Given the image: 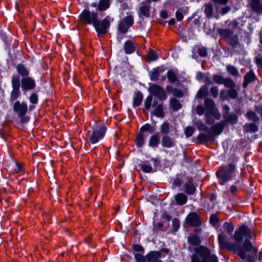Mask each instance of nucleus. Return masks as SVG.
<instances>
[{"label":"nucleus","instance_id":"obj_12","mask_svg":"<svg viewBox=\"0 0 262 262\" xmlns=\"http://www.w3.org/2000/svg\"><path fill=\"white\" fill-rule=\"evenodd\" d=\"M21 83V89L23 91L32 90L35 86V81L29 77L22 78Z\"/></svg>","mask_w":262,"mask_h":262},{"label":"nucleus","instance_id":"obj_35","mask_svg":"<svg viewBox=\"0 0 262 262\" xmlns=\"http://www.w3.org/2000/svg\"><path fill=\"white\" fill-rule=\"evenodd\" d=\"M207 91L208 89L206 86L201 87L198 93L197 97L198 98H202L205 97L207 94Z\"/></svg>","mask_w":262,"mask_h":262},{"label":"nucleus","instance_id":"obj_18","mask_svg":"<svg viewBox=\"0 0 262 262\" xmlns=\"http://www.w3.org/2000/svg\"><path fill=\"white\" fill-rule=\"evenodd\" d=\"M161 144L164 147L170 148L174 145L175 143L170 137L164 136L162 137Z\"/></svg>","mask_w":262,"mask_h":262},{"label":"nucleus","instance_id":"obj_41","mask_svg":"<svg viewBox=\"0 0 262 262\" xmlns=\"http://www.w3.org/2000/svg\"><path fill=\"white\" fill-rule=\"evenodd\" d=\"M245 129L247 131L255 132L257 130V126L255 123H249L245 125Z\"/></svg>","mask_w":262,"mask_h":262},{"label":"nucleus","instance_id":"obj_52","mask_svg":"<svg viewBox=\"0 0 262 262\" xmlns=\"http://www.w3.org/2000/svg\"><path fill=\"white\" fill-rule=\"evenodd\" d=\"M213 79L214 82L216 83L223 84V82H224V78L221 76L214 75L213 76Z\"/></svg>","mask_w":262,"mask_h":262},{"label":"nucleus","instance_id":"obj_22","mask_svg":"<svg viewBox=\"0 0 262 262\" xmlns=\"http://www.w3.org/2000/svg\"><path fill=\"white\" fill-rule=\"evenodd\" d=\"M255 75L253 72L250 71L244 77V82L243 86L246 88L248 84L253 81L254 79Z\"/></svg>","mask_w":262,"mask_h":262},{"label":"nucleus","instance_id":"obj_14","mask_svg":"<svg viewBox=\"0 0 262 262\" xmlns=\"http://www.w3.org/2000/svg\"><path fill=\"white\" fill-rule=\"evenodd\" d=\"M186 221L188 224L193 226H198L201 223L198 215L195 213H190L187 216Z\"/></svg>","mask_w":262,"mask_h":262},{"label":"nucleus","instance_id":"obj_63","mask_svg":"<svg viewBox=\"0 0 262 262\" xmlns=\"http://www.w3.org/2000/svg\"><path fill=\"white\" fill-rule=\"evenodd\" d=\"M133 248L134 250L136 252V253H138V252H142L143 253V248L139 245H135L133 246Z\"/></svg>","mask_w":262,"mask_h":262},{"label":"nucleus","instance_id":"obj_24","mask_svg":"<svg viewBox=\"0 0 262 262\" xmlns=\"http://www.w3.org/2000/svg\"><path fill=\"white\" fill-rule=\"evenodd\" d=\"M166 90L168 93H171L172 94L177 97H182L183 96L182 92L177 89H173L172 86L167 85L166 87Z\"/></svg>","mask_w":262,"mask_h":262},{"label":"nucleus","instance_id":"obj_47","mask_svg":"<svg viewBox=\"0 0 262 262\" xmlns=\"http://www.w3.org/2000/svg\"><path fill=\"white\" fill-rule=\"evenodd\" d=\"M223 227L229 234H230L234 229L233 225L229 223H225Z\"/></svg>","mask_w":262,"mask_h":262},{"label":"nucleus","instance_id":"obj_45","mask_svg":"<svg viewBox=\"0 0 262 262\" xmlns=\"http://www.w3.org/2000/svg\"><path fill=\"white\" fill-rule=\"evenodd\" d=\"M158 59L157 53L152 51H150L148 53L147 60L148 61H155Z\"/></svg>","mask_w":262,"mask_h":262},{"label":"nucleus","instance_id":"obj_42","mask_svg":"<svg viewBox=\"0 0 262 262\" xmlns=\"http://www.w3.org/2000/svg\"><path fill=\"white\" fill-rule=\"evenodd\" d=\"M140 11L141 14L145 17H148L150 15L149 7L142 6L140 8Z\"/></svg>","mask_w":262,"mask_h":262},{"label":"nucleus","instance_id":"obj_17","mask_svg":"<svg viewBox=\"0 0 262 262\" xmlns=\"http://www.w3.org/2000/svg\"><path fill=\"white\" fill-rule=\"evenodd\" d=\"M161 254L158 252H151L146 255L147 262H162L160 259Z\"/></svg>","mask_w":262,"mask_h":262},{"label":"nucleus","instance_id":"obj_34","mask_svg":"<svg viewBox=\"0 0 262 262\" xmlns=\"http://www.w3.org/2000/svg\"><path fill=\"white\" fill-rule=\"evenodd\" d=\"M12 86L13 89H17L20 88L19 78L16 76H13L12 78Z\"/></svg>","mask_w":262,"mask_h":262},{"label":"nucleus","instance_id":"obj_60","mask_svg":"<svg viewBox=\"0 0 262 262\" xmlns=\"http://www.w3.org/2000/svg\"><path fill=\"white\" fill-rule=\"evenodd\" d=\"M229 97L228 92H227L226 91L222 90L220 93V97L223 100H225L228 99Z\"/></svg>","mask_w":262,"mask_h":262},{"label":"nucleus","instance_id":"obj_19","mask_svg":"<svg viewBox=\"0 0 262 262\" xmlns=\"http://www.w3.org/2000/svg\"><path fill=\"white\" fill-rule=\"evenodd\" d=\"M163 68L161 67L154 69L150 74L151 80L157 81L158 79L160 73L163 72Z\"/></svg>","mask_w":262,"mask_h":262},{"label":"nucleus","instance_id":"obj_7","mask_svg":"<svg viewBox=\"0 0 262 262\" xmlns=\"http://www.w3.org/2000/svg\"><path fill=\"white\" fill-rule=\"evenodd\" d=\"M110 25V18L107 16L101 21L97 19L93 26L98 35H103L107 32Z\"/></svg>","mask_w":262,"mask_h":262},{"label":"nucleus","instance_id":"obj_5","mask_svg":"<svg viewBox=\"0 0 262 262\" xmlns=\"http://www.w3.org/2000/svg\"><path fill=\"white\" fill-rule=\"evenodd\" d=\"M106 130V127L100 124L99 126L95 124L93 126L92 130L88 133V142L90 144H94L103 139Z\"/></svg>","mask_w":262,"mask_h":262},{"label":"nucleus","instance_id":"obj_10","mask_svg":"<svg viewBox=\"0 0 262 262\" xmlns=\"http://www.w3.org/2000/svg\"><path fill=\"white\" fill-rule=\"evenodd\" d=\"M133 24V19L131 16H127L123 19L119 23L118 30L122 33H126L129 27Z\"/></svg>","mask_w":262,"mask_h":262},{"label":"nucleus","instance_id":"obj_2","mask_svg":"<svg viewBox=\"0 0 262 262\" xmlns=\"http://www.w3.org/2000/svg\"><path fill=\"white\" fill-rule=\"evenodd\" d=\"M204 105L205 107L202 105H199L196 107V113L200 116L205 114L206 123L211 125L214 122V120L211 117L219 120L221 118V114L215 107V103L212 100L206 98L205 100Z\"/></svg>","mask_w":262,"mask_h":262},{"label":"nucleus","instance_id":"obj_48","mask_svg":"<svg viewBox=\"0 0 262 262\" xmlns=\"http://www.w3.org/2000/svg\"><path fill=\"white\" fill-rule=\"evenodd\" d=\"M161 131L162 133L167 134L169 131V126L167 122H164L161 126Z\"/></svg>","mask_w":262,"mask_h":262},{"label":"nucleus","instance_id":"obj_13","mask_svg":"<svg viewBox=\"0 0 262 262\" xmlns=\"http://www.w3.org/2000/svg\"><path fill=\"white\" fill-rule=\"evenodd\" d=\"M226 236L224 233H221L218 235V241L220 247L222 248H228L231 250H233V244L231 245L226 241Z\"/></svg>","mask_w":262,"mask_h":262},{"label":"nucleus","instance_id":"obj_16","mask_svg":"<svg viewBox=\"0 0 262 262\" xmlns=\"http://www.w3.org/2000/svg\"><path fill=\"white\" fill-rule=\"evenodd\" d=\"M250 5L252 10L257 14L262 13V4L259 0H250Z\"/></svg>","mask_w":262,"mask_h":262},{"label":"nucleus","instance_id":"obj_28","mask_svg":"<svg viewBox=\"0 0 262 262\" xmlns=\"http://www.w3.org/2000/svg\"><path fill=\"white\" fill-rule=\"evenodd\" d=\"M184 190L188 194H192L194 192L195 188L191 182H188L185 184Z\"/></svg>","mask_w":262,"mask_h":262},{"label":"nucleus","instance_id":"obj_9","mask_svg":"<svg viewBox=\"0 0 262 262\" xmlns=\"http://www.w3.org/2000/svg\"><path fill=\"white\" fill-rule=\"evenodd\" d=\"M237 254L241 258L246 260L247 262H255V258L257 256V249L255 248V253L251 254L250 252L241 249L238 250Z\"/></svg>","mask_w":262,"mask_h":262},{"label":"nucleus","instance_id":"obj_20","mask_svg":"<svg viewBox=\"0 0 262 262\" xmlns=\"http://www.w3.org/2000/svg\"><path fill=\"white\" fill-rule=\"evenodd\" d=\"M175 200L177 204L183 205L187 202V197L182 193H179L176 195Z\"/></svg>","mask_w":262,"mask_h":262},{"label":"nucleus","instance_id":"obj_49","mask_svg":"<svg viewBox=\"0 0 262 262\" xmlns=\"http://www.w3.org/2000/svg\"><path fill=\"white\" fill-rule=\"evenodd\" d=\"M135 257L137 262H145L146 257H144L142 254L139 253H135L134 254Z\"/></svg>","mask_w":262,"mask_h":262},{"label":"nucleus","instance_id":"obj_21","mask_svg":"<svg viewBox=\"0 0 262 262\" xmlns=\"http://www.w3.org/2000/svg\"><path fill=\"white\" fill-rule=\"evenodd\" d=\"M143 95L140 92H137L135 94L133 99V106L135 107L139 106L142 101Z\"/></svg>","mask_w":262,"mask_h":262},{"label":"nucleus","instance_id":"obj_4","mask_svg":"<svg viewBox=\"0 0 262 262\" xmlns=\"http://www.w3.org/2000/svg\"><path fill=\"white\" fill-rule=\"evenodd\" d=\"M236 167L233 164H229L227 166L222 167L216 172L219 183L225 185L227 182L232 180L234 176Z\"/></svg>","mask_w":262,"mask_h":262},{"label":"nucleus","instance_id":"obj_53","mask_svg":"<svg viewBox=\"0 0 262 262\" xmlns=\"http://www.w3.org/2000/svg\"><path fill=\"white\" fill-rule=\"evenodd\" d=\"M194 132V129L191 126H188L186 128L185 130V134L187 137H189L192 136L193 133Z\"/></svg>","mask_w":262,"mask_h":262},{"label":"nucleus","instance_id":"obj_31","mask_svg":"<svg viewBox=\"0 0 262 262\" xmlns=\"http://www.w3.org/2000/svg\"><path fill=\"white\" fill-rule=\"evenodd\" d=\"M17 71L22 76H26L29 74L28 70L22 64H18L17 66Z\"/></svg>","mask_w":262,"mask_h":262},{"label":"nucleus","instance_id":"obj_57","mask_svg":"<svg viewBox=\"0 0 262 262\" xmlns=\"http://www.w3.org/2000/svg\"><path fill=\"white\" fill-rule=\"evenodd\" d=\"M210 223L213 225H216L218 223V219L216 215L212 214L210 219Z\"/></svg>","mask_w":262,"mask_h":262},{"label":"nucleus","instance_id":"obj_58","mask_svg":"<svg viewBox=\"0 0 262 262\" xmlns=\"http://www.w3.org/2000/svg\"><path fill=\"white\" fill-rule=\"evenodd\" d=\"M172 226L174 231H177L180 226L179 221L178 219H174L172 221Z\"/></svg>","mask_w":262,"mask_h":262},{"label":"nucleus","instance_id":"obj_36","mask_svg":"<svg viewBox=\"0 0 262 262\" xmlns=\"http://www.w3.org/2000/svg\"><path fill=\"white\" fill-rule=\"evenodd\" d=\"M213 12V7L211 4H208L206 5L205 8V13L208 17L212 16Z\"/></svg>","mask_w":262,"mask_h":262},{"label":"nucleus","instance_id":"obj_59","mask_svg":"<svg viewBox=\"0 0 262 262\" xmlns=\"http://www.w3.org/2000/svg\"><path fill=\"white\" fill-rule=\"evenodd\" d=\"M229 97L231 98H235L237 95L236 91L234 89H231L228 92Z\"/></svg>","mask_w":262,"mask_h":262},{"label":"nucleus","instance_id":"obj_43","mask_svg":"<svg viewBox=\"0 0 262 262\" xmlns=\"http://www.w3.org/2000/svg\"><path fill=\"white\" fill-rule=\"evenodd\" d=\"M20 95L19 89H13L11 93V100L14 101L16 100Z\"/></svg>","mask_w":262,"mask_h":262},{"label":"nucleus","instance_id":"obj_39","mask_svg":"<svg viewBox=\"0 0 262 262\" xmlns=\"http://www.w3.org/2000/svg\"><path fill=\"white\" fill-rule=\"evenodd\" d=\"M144 139L142 134H139L137 135L136 138V145L138 147H141L144 144Z\"/></svg>","mask_w":262,"mask_h":262},{"label":"nucleus","instance_id":"obj_11","mask_svg":"<svg viewBox=\"0 0 262 262\" xmlns=\"http://www.w3.org/2000/svg\"><path fill=\"white\" fill-rule=\"evenodd\" d=\"M28 110V106L24 103H20L16 101L13 105V111L17 114L19 117L25 116Z\"/></svg>","mask_w":262,"mask_h":262},{"label":"nucleus","instance_id":"obj_46","mask_svg":"<svg viewBox=\"0 0 262 262\" xmlns=\"http://www.w3.org/2000/svg\"><path fill=\"white\" fill-rule=\"evenodd\" d=\"M225 118L227 122L231 123H235L237 119V116L235 115H228L227 114H225Z\"/></svg>","mask_w":262,"mask_h":262},{"label":"nucleus","instance_id":"obj_29","mask_svg":"<svg viewBox=\"0 0 262 262\" xmlns=\"http://www.w3.org/2000/svg\"><path fill=\"white\" fill-rule=\"evenodd\" d=\"M160 141V138L157 135H154L150 137L148 143V145L151 147L156 146Z\"/></svg>","mask_w":262,"mask_h":262},{"label":"nucleus","instance_id":"obj_40","mask_svg":"<svg viewBox=\"0 0 262 262\" xmlns=\"http://www.w3.org/2000/svg\"><path fill=\"white\" fill-rule=\"evenodd\" d=\"M167 76L169 81L171 83L176 82L177 80V76L173 71H168L167 73Z\"/></svg>","mask_w":262,"mask_h":262},{"label":"nucleus","instance_id":"obj_6","mask_svg":"<svg viewBox=\"0 0 262 262\" xmlns=\"http://www.w3.org/2000/svg\"><path fill=\"white\" fill-rule=\"evenodd\" d=\"M79 19L84 24H92L93 26L98 19V14L96 12H91L88 9H84L79 15Z\"/></svg>","mask_w":262,"mask_h":262},{"label":"nucleus","instance_id":"obj_62","mask_svg":"<svg viewBox=\"0 0 262 262\" xmlns=\"http://www.w3.org/2000/svg\"><path fill=\"white\" fill-rule=\"evenodd\" d=\"M163 227V224L161 222H158L157 223H155L154 225V230H159L161 229Z\"/></svg>","mask_w":262,"mask_h":262},{"label":"nucleus","instance_id":"obj_32","mask_svg":"<svg viewBox=\"0 0 262 262\" xmlns=\"http://www.w3.org/2000/svg\"><path fill=\"white\" fill-rule=\"evenodd\" d=\"M170 105L174 111H177L181 108V105L175 98H172L170 100Z\"/></svg>","mask_w":262,"mask_h":262},{"label":"nucleus","instance_id":"obj_25","mask_svg":"<svg viewBox=\"0 0 262 262\" xmlns=\"http://www.w3.org/2000/svg\"><path fill=\"white\" fill-rule=\"evenodd\" d=\"M207 133V135L204 133H202L198 136V139L200 143H204L210 140L211 136V134L209 131H208Z\"/></svg>","mask_w":262,"mask_h":262},{"label":"nucleus","instance_id":"obj_56","mask_svg":"<svg viewBox=\"0 0 262 262\" xmlns=\"http://www.w3.org/2000/svg\"><path fill=\"white\" fill-rule=\"evenodd\" d=\"M29 100L31 103L36 104L38 101L37 95L35 94H33L30 97Z\"/></svg>","mask_w":262,"mask_h":262},{"label":"nucleus","instance_id":"obj_33","mask_svg":"<svg viewBox=\"0 0 262 262\" xmlns=\"http://www.w3.org/2000/svg\"><path fill=\"white\" fill-rule=\"evenodd\" d=\"M155 130V128L154 127L151 126L149 124H146L142 126L140 128V132L141 133L144 132H149L150 133H152Z\"/></svg>","mask_w":262,"mask_h":262},{"label":"nucleus","instance_id":"obj_55","mask_svg":"<svg viewBox=\"0 0 262 262\" xmlns=\"http://www.w3.org/2000/svg\"><path fill=\"white\" fill-rule=\"evenodd\" d=\"M210 92L213 97L216 98L219 94V90L217 87L212 86L210 89Z\"/></svg>","mask_w":262,"mask_h":262},{"label":"nucleus","instance_id":"obj_27","mask_svg":"<svg viewBox=\"0 0 262 262\" xmlns=\"http://www.w3.org/2000/svg\"><path fill=\"white\" fill-rule=\"evenodd\" d=\"M124 49L126 53H132L134 51V47L133 42L130 41L125 42L124 45Z\"/></svg>","mask_w":262,"mask_h":262},{"label":"nucleus","instance_id":"obj_1","mask_svg":"<svg viewBox=\"0 0 262 262\" xmlns=\"http://www.w3.org/2000/svg\"><path fill=\"white\" fill-rule=\"evenodd\" d=\"M254 236L251 229L244 225L241 226L235 231L234 239L237 243L233 244L232 249L237 252L239 249H242L251 254L254 253L255 247L250 241Z\"/></svg>","mask_w":262,"mask_h":262},{"label":"nucleus","instance_id":"obj_26","mask_svg":"<svg viewBox=\"0 0 262 262\" xmlns=\"http://www.w3.org/2000/svg\"><path fill=\"white\" fill-rule=\"evenodd\" d=\"M110 6L109 0H100L98 4L97 10L99 11H104Z\"/></svg>","mask_w":262,"mask_h":262},{"label":"nucleus","instance_id":"obj_64","mask_svg":"<svg viewBox=\"0 0 262 262\" xmlns=\"http://www.w3.org/2000/svg\"><path fill=\"white\" fill-rule=\"evenodd\" d=\"M176 17L178 21H181L183 18V15L182 13L179 11H177L176 12Z\"/></svg>","mask_w":262,"mask_h":262},{"label":"nucleus","instance_id":"obj_50","mask_svg":"<svg viewBox=\"0 0 262 262\" xmlns=\"http://www.w3.org/2000/svg\"><path fill=\"white\" fill-rule=\"evenodd\" d=\"M227 69V71L233 76H237L238 74L237 70L232 66H228Z\"/></svg>","mask_w":262,"mask_h":262},{"label":"nucleus","instance_id":"obj_3","mask_svg":"<svg viewBox=\"0 0 262 262\" xmlns=\"http://www.w3.org/2000/svg\"><path fill=\"white\" fill-rule=\"evenodd\" d=\"M194 252L191 257V262H218L217 257L211 254L208 249L203 246L190 247Z\"/></svg>","mask_w":262,"mask_h":262},{"label":"nucleus","instance_id":"obj_8","mask_svg":"<svg viewBox=\"0 0 262 262\" xmlns=\"http://www.w3.org/2000/svg\"><path fill=\"white\" fill-rule=\"evenodd\" d=\"M148 91L150 94L156 96L160 100H165L167 98L166 93L163 88L158 84H152L148 88Z\"/></svg>","mask_w":262,"mask_h":262},{"label":"nucleus","instance_id":"obj_61","mask_svg":"<svg viewBox=\"0 0 262 262\" xmlns=\"http://www.w3.org/2000/svg\"><path fill=\"white\" fill-rule=\"evenodd\" d=\"M199 54L200 56L202 57H205L207 54V50L204 48H201L199 49Z\"/></svg>","mask_w":262,"mask_h":262},{"label":"nucleus","instance_id":"obj_38","mask_svg":"<svg viewBox=\"0 0 262 262\" xmlns=\"http://www.w3.org/2000/svg\"><path fill=\"white\" fill-rule=\"evenodd\" d=\"M195 125L197 126L198 128L200 130H204L208 132V128L206 126V125L201 120L197 121L195 122Z\"/></svg>","mask_w":262,"mask_h":262},{"label":"nucleus","instance_id":"obj_23","mask_svg":"<svg viewBox=\"0 0 262 262\" xmlns=\"http://www.w3.org/2000/svg\"><path fill=\"white\" fill-rule=\"evenodd\" d=\"M224 128V124L222 122H220L213 125L211 128V131L216 135L221 134Z\"/></svg>","mask_w":262,"mask_h":262},{"label":"nucleus","instance_id":"obj_54","mask_svg":"<svg viewBox=\"0 0 262 262\" xmlns=\"http://www.w3.org/2000/svg\"><path fill=\"white\" fill-rule=\"evenodd\" d=\"M223 84L228 88H232L234 86V83L230 79H224Z\"/></svg>","mask_w":262,"mask_h":262},{"label":"nucleus","instance_id":"obj_44","mask_svg":"<svg viewBox=\"0 0 262 262\" xmlns=\"http://www.w3.org/2000/svg\"><path fill=\"white\" fill-rule=\"evenodd\" d=\"M141 168L145 172H151L153 171L152 167L147 163H144L141 165Z\"/></svg>","mask_w":262,"mask_h":262},{"label":"nucleus","instance_id":"obj_51","mask_svg":"<svg viewBox=\"0 0 262 262\" xmlns=\"http://www.w3.org/2000/svg\"><path fill=\"white\" fill-rule=\"evenodd\" d=\"M247 117L249 119L253 121H257L258 120V117L253 112H249L247 114Z\"/></svg>","mask_w":262,"mask_h":262},{"label":"nucleus","instance_id":"obj_30","mask_svg":"<svg viewBox=\"0 0 262 262\" xmlns=\"http://www.w3.org/2000/svg\"><path fill=\"white\" fill-rule=\"evenodd\" d=\"M188 242L193 246H198L201 243L200 238L196 235H192L188 237Z\"/></svg>","mask_w":262,"mask_h":262},{"label":"nucleus","instance_id":"obj_15","mask_svg":"<svg viewBox=\"0 0 262 262\" xmlns=\"http://www.w3.org/2000/svg\"><path fill=\"white\" fill-rule=\"evenodd\" d=\"M152 106L155 107L152 114L157 117L163 118L164 112L162 104H157V101L154 100L152 103Z\"/></svg>","mask_w":262,"mask_h":262},{"label":"nucleus","instance_id":"obj_37","mask_svg":"<svg viewBox=\"0 0 262 262\" xmlns=\"http://www.w3.org/2000/svg\"><path fill=\"white\" fill-rule=\"evenodd\" d=\"M152 96L151 95H148L144 101V106L146 109L149 110L151 106L152 101Z\"/></svg>","mask_w":262,"mask_h":262}]
</instances>
